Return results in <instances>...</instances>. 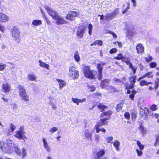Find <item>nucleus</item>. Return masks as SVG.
Masks as SVG:
<instances>
[{"instance_id":"obj_47","label":"nucleus","mask_w":159,"mask_h":159,"mask_svg":"<svg viewBox=\"0 0 159 159\" xmlns=\"http://www.w3.org/2000/svg\"><path fill=\"white\" fill-rule=\"evenodd\" d=\"M113 139V138L112 137L109 136L106 138V140L108 143H112L111 142L112 141Z\"/></svg>"},{"instance_id":"obj_39","label":"nucleus","mask_w":159,"mask_h":159,"mask_svg":"<svg viewBox=\"0 0 159 159\" xmlns=\"http://www.w3.org/2000/svg\"><path fill=\"white\" fill-rule=\"evenodd\" d=\"M58 127H53L52 128H51L49 130V132L53 133L56 132L58 130Z\"/></svg>"},{"instance_id":"obj_27","label":"nucleus","mask_w":159,"mask_h":159,"mask_svg":"<svg viewBox=\"0 0 159 159\" xmlns=\"http://www.w3.org/2000/svg\"><path fill=\"white\" fill-rule=\"evenodd\" d=\"M42 23V21L39 20H34L32 22V25L36 26L40 25Z\"/></svg>"},{"instance_id":"obj_29","label":"nucleus","mask_w":159,"mask_h":159,"mask_svg":"<svg viewBox=\"0 0 159 159\" xmlns=\"http://www.w3.org/2000/svg\"><path fill=\"white\" fill-rule=\"evenodd\" d=\"M112 113V112L111 111H108L103 112L101 114V117H104V116H111Z\"/></svg>"},{"instance_id":"obj_18","label":"nucleus","mask_w":159,"mask_h":159,"mask_svg":"<svg viewBox=\"0 0 159 159\" xmlns=\"http://www.w3.org/2000/svg\"><path fill=\"white\" fill-rule=\"evenodd\" d=\"M137 52L138 53H141L144 51L143 47L141 44L139 43L137 45L136 48Z\"/></svg>"},{"instance_id":"obj_12","label":"nucleus","mask_w":159,"mask_h":159,"mask_svg":"<svg viewBox=\"0 0 159 159\" xmlns=\"http://www.w3.org/2000/svg\"><path fill=\"white\" fill-rule=\"evenodd\" d=\"M105 152L103 150H101L97 152L95 156V159H102V157L105 154Z\"/></svg>"},{"instance_id":"obj_21","label":"nucleus","mask_w":159,"mask_h":159,"mask_svg":"<svg viewBox=\"0 0 159 159\" xmlns=\"http://www.w3.org/2000/svg\"><path fill=\"white\" fill-rule=\"evenodd\" d=\"M141 102H142L141 103L140 101H138V106L140 107V109L142 110H143V109L147 110V109L144 107V103L143 102V100H141Z\"/></svg>"},{"instance_id":"obj_48","label":"nucleus","mask_w":159,"mask_h":159,"mask_svg":"<svg viewBox=\"0 0 159 159\" xmlns=\"http://www.w3.org/2000/svg\"><path fill=\"white\" fill-rule=\"evenodd\" d=\"M157 65L156 63L154 62H152L149 64L150 66L152 68L155 67Z\"/></svg>"},{"instance_id":"obj_41","label":"nucleus","mask_w":159,"mask_h":159,"mask_svg":"<svg viewBox=\"0 0 159 159\" xmlns=\"http://www.w3.org/2000/svg\"><path fill=\"white\" fill-rule=\"evenodd\" d=\"M137 143L138 146L139 147V149L141 150H142L143 149L144 146L142 145L140 141H137Z\"/></svg>"},{"instance_id":"obj_59","label":"nucleus","mask_w":159,"mask_h":159,"mask_svg":"<svg viewBox=\"0 0 159 159\" xmlns=\"http://www.w3.org/2000/svg\"><path fill=\"white\" fill-rule=\"evenodd\" d=\"M24 127L23 126H21L20 127L19 131L22 132V134H25V132L24 131Z\"/></svg>"},{"instance_id":"obj_54","label":"nucleus","mask_w":159,"mask_h":159,"mask_svg":"<svg viewBox=\"0 0 159 159\" xmlns=\"http://www.w3.org/2000/svg\"><path fill=\"white\" fill-rule=\"evenodd\" d=\"M127 4H128V6L125 9V10L122 11V13L123 14H124L126 12H127V11H128V10L129 8V3H128Z\"/></svg>"},{"instance_id":"obj_58","label":"nucleus","mask_w":159,"mask_h":159,"mask_svg":"<svg viewBox=\"0 0 159 159\" xmlns=\"http://www.w3.org/2000/svg\"><path fill=\"white\" fill-rule=\"evenodd\" d=\"M157 109V105L155 104L152 105L151 107V109L153 111L156 110Z\"/></svg>"},{"instance_id":"obj_8","label":"nucleus","mask_w":159,"mask_h":159,"mask_svg":"<svg viewBox=\"0 0 159 159\" xmlns=\"http://www.w3.org/2000/svg\"><path fill=\"white\" fill-rule=\"evenodd\" d=\"M14 150L15 151L17 155L18 156H21L22 154V158H24L26 155L27 153L26 152V150L24 148L22 149V153H21L20 150L16 146H14Z\"/></svg>"},{"instance_id":"obj_35","label":"nucleus","mask_w":159,"mask_h":159,"mask_svg":"<svg viewBox=\"0 0 159 159\" xmlns=\"http://www.w3.org/2000/svg\"><path fill=\"white\" fill-rule=\"evenodd\" d=\"M106 89L111 90V91L113 92H115L117 91L116 90L114 86L110 85L108 86L107 88V87Z\"/></svg>"},{"instance_id":"obj_16","label":"nucleus","mask_w":159,"mask_h":159,"mask_svg":"<svg viewBox=\"0 0 159 159\" xmlns=\"http://www.w3.org/2000/svg\"><path fill=\"white\" fill-rule=\"evenodd\" d=\"M8 17L5 14L2 13H0V21L5 22L7 21L8 20Z\"/></svg>"},{"instance_id":"obj_55","label":"nucleus","mask_w":159,"mask_h":159,"mask_svg":"<svg viewBox=\"0 0 159 159\" xmlns=\"http://www.w3.org/2000/svg\"><path fill=\"white\" fill-rule=\"evenodd\" d=\"M99 138L100 136L98 134L95 135V139L97 143H98L99 142Z\"/></svg>"},{"instance_id":"obj_40","label":"nucleus","mask_w":159,"mask_h":159,"mask_svg":"<svg viewBox=\"0 0 159 159\" xmlns=\"http://www.w3.org/2000/svg\"><path fill=\"white\" fill-rule=\"evenodd\" d=\"M145 59L147 62H149L152 60V57L149 55H148L147 57H145Z\"/></svg>"},{"instance_id":"obj_15","label":"nucleus","mask_w":159,"mask_h":159,"mask_svg":"<svg viewBox=\"0 0 159 159\" xmlns=\"http://www.w3.org/2000/svg\"><path fill=\"white\" fill-rule=\"evenodd\" d=\"M97 68L98 70V78L99 80H101L102 79V70L103 68L102 66H99L98 67H97Z\"/></svg>"},{"instance_id":"obj_9","label":"nucleus","mask_w":159,"mask_h":159,"mask_svg":"<svg viewBox=\"0 0 159 159\" xmlns=\"http://www.w3.org/2000/svg\"><path fill=\"white\" fill-rule=\"evenodd\" d=\"M7 144L5 142L1 141L0 142V147L3 152L5 153H9L11 152V150L8 147H7Z\"/></svg>"},{"instance_id":"obj_1","label":"nucleus","mask_w":159,"mask_h":159,"mask_svg":"<svg viewBox=\"0 0 159 159\" xmlns=\"http://www.w3.org/2000/svg\"><path fill=\"white\" fill-rule=\"evenodd\" d=\"M12 36L16 42L19 43L20 41L19 30L17 27L14 26L12 30Z\"/></svg>"},{"instance_id":"obj_4","label":"nucleus","mask_w":159,"mask_h":159,"mask_svg":"<svg viewBox=\"0 0 159 159\" xmlns=\"http://www.w3.org/2000/svg\"><path fill=\"white\" fill-rule=\"evenodd\" d=\"M119 10L116 8L112 13H107L105 15V20H111L114 18L118 14Z\"/></svg>"},{"instance_id":"obj_13","label":"nucleus","mask_w":159,"mask_h":159,"mask_svg":"<svg viewBox=\"0 0 159 159\" xmlns=\"http://www.w3.org/2000/svg\"><path fill=\"white\" fill-rule=\"evenodd\" d=\"M110 82V80L105 79L102 81L101 84V87L104 89H107V87L109 85V82Z\"/></svg>"},{"instance_id":"obj_26","label":"nucleus","mask_w":159,"mask_h":159,"mask_svg":"<svg viewBox=\"0 0 159 159\" xmlns=\"http://www.w3.org/2000/svg\"><path fill=\"white\" fill-rule=\"evenodd\" d=\"M7 144L6 145L7 147H8L10 148V147L15 146V144H14L13 142L10 139H7Z\"/></svg>"},{"instance_id":"obj_60","label":"nucleus","mask_w":159,"mask_h":159,"mask_svg":"<svg viewBox=\"0 0 159 159\" xmlns=\"http://www.w3.org/2000/svg\"><path fill=\"white\" fill-rule=\"evenodd\" d=\"M135 84H133V83H130L129 87H126V89H132L133 88L134 86V85Z\"/></svg>"},{"instance_id":"obj_49","label":"nucleus","mask_w":159,"mask_h":159,"mask_svg":"<svg viewBox=\"0 0 159 159\" xmlns=\"http://www.w3.org/2000/svg\"><path fill=\"white\" fill-rule=\"evenodd\" d=\"M72 101L75 103H76L77 105L79 104V99L77 98H73L72 99Z\"/></svg>"},{"instance_id":"obj_50","label":"nucleus","mask_w":159,"mask_h":159,"mask_svg":"<svg viewBox=\"0 0 159 159\" xmlns=\"http://www.w3.org/2000/svg\"><path fill=\"white\" fill-rule=\"evenodd\" d=\"M125 117L127 119H130V114L129 112H126L124 114Z\"/></svg>"},{"instance_id":"obj_3","label":"nucleus","mask_w":159,"mask_h":159,"mask_svg":"<svg viewBox=\"0 0 159 159\" xmlns=\"http://www.w3.org/2000/svg\"><path fill=\"white\" fill-rule=\"evenodd\" d=\"M68 75L69 76L72 77L74 79H76L79 76V71L75 70L74 66H71L69 69Z\"/></svg>"},{"instance_id":"obj_43","label":"nucleus","mask_w":159,"mask_h":159,"mask_svg":"<svg viewBox=\"0 0 159 159\" xmlns=\"http://www.w3.org/2000/svg\"><path fill=\"white\" fill-rule=\"evenodd\" d=\"M10 105L11 106V108L13 109V110H17L18 107L16 103H12L10 104Z\"/></svg>"},{"instance_id":"obj_36","label":"nucleus","mask_w":159,"mask_h":159,"mask_svg":"<svg viewBox=\"0 0 159 159\" xmlns=\"http://www.w3.org/2000/svg\"><path fill=\"white\" fill-rule=\"evenodd\" d=\"M28 79L31 81L35 80L36 77L33 74H30L28 76Z\"/></svg>"},{"instance_id":"obj_63","label":"nucleus","mask_w":159,"mask_h":159,"mask_svg":"<svg viewBox=\"0 0 159 159\" xmlns=\"http://www.w3.org/2000/svg\"><path fill=\"white\" fill-rule=\"evenodd\" d=\"M156 143H159V134L156 135Z\"/></svg>"},{"instance_id":"obj_45","label":"nucleus","mask_w":159,"mask_h":159,"mask_svg":"<svg viewBox=\"0 0 159 159\" xmlns=\"http://www.w3.org/2000/svg\"><path fill=\"white\" fill-rule=\"evenodd\" d=\"M105 123H104L102 122L101 121H100L98 122L97 124L95 125V126L97 127H101L102 126L104 125H105Z\"/></svg>"},{"instance_id":"obj_33","label":"nucleus","mask_w":159,"mask_h":159,"mask_svg":"<svg viewBox=\"0 0 159 159\" xmlns=\"http://www.w3.org/2000/svg\"><path fill=\"white\" fill-rule=\"evenodd\" d=\"M97 44L98 45V46L102 45V41L98 40H96L93 43H92L91 45L92 46L93 45H96Z\"/></svg>"},{"instance_id":"obj_37","label":"nucleus","mask_w":159,"mask_h":159,"mask_svg":"<svg viewBox=\"0 0 159 159\" xmlns=\"http://www.w3.org/2000/svg\"><path fill=\"white\" fill-rule=\"evenodd\" d=\"M98 107L102 110L101 111V112L103 111L104 109L107 107L106 106L104 105H103L101 103L99 104V105L98 106Z\"/></svg>"},{"instance_id":"obj_7","label":"nucleus","mask_w":159,"mask_h":159,"mask_svg":"<svg viewBox=\"0 0 159 159\" xmlns=\"http://www.w3.org/2000/svg\"><path fill=\"white\" fill-rule=\"evenodd\" d=\"M44 8L47 11L49 15L52 17V19H53L58 14L57 12L53 10L51 8L48 6H45Z\"/></svg>"},{"instance_id":"obj_31","label":"nucleus","mask_w":159,"mask_h":159,"mask_svg":"<svg viewBox=\"0 0 159 159\" xmlns=\"http://www.w3.org/2000/svg\"><path fill=\"white\" fill-rule=\"evenodd\" d=\"M120 145V143L118 140L115 141L113 143V145L115 147L116 150L117 151H119L120 149L119 147Z\"/></svg>"},{"instance_id":"obj_64","label":"nucleus","mask_w":159,"mask_h":159,"mask_svg":"<svg viewBox=\"0 0 159 159\" xmlns=\"http://www.w3.org/2000/svg\"><path fill=\"white\" fill-rule=\"evenodd\" d=\"M90 88V90L91 91H93L95 90V88L93 86H92L91 87H89Z\"/></svg>"},{"instance_id":"obj_42","label":"nucleus","mask_w":159,"mask_h":159,"mask_svg":"<svg viewBox=\"0 0 159 159\" xmlns=\"http://www.w3.org/2000/svg\"><path fill=\"white\" fill-rule=\"evenodd\" d=\"M117 107H116V109L117 111H119L122 108L123 106V105L122 103H120L118 104L117 105Z\"/></svg>"},{"instance_id":"obj_32","label":"nucleus","mask_w":159,"mask_h":159,"mask_svg":"<svg viewBox=\"0 0 159 159\" xmlns=\"http://www.w3.org/2000/svg\"><path fill=\"white\" fill-rule=\"evenodd\" d=\"M150 84H152L151 82H148L144 80H142L140 81L139 84L141 86H143L144 85H148Z\"/></svg>"},{"instance_id":"obj_17","label":"nucleus","mask_w":159,"mask_h":159,"mask_svg":"<svg viewBox=\"0 0 159 159\" xmlns=\"http://www.w3.org/2000/svg\"><path fill=\"white\" fill-rule=\"evenodd\" d=\"M42 140L43 142V146L44 148L48 152H49L50 151V147L48 146L47 142L46 141L45 139L44 138H43Z\"/></svg>"},{"instance_id":"obj_20","label":"nucleus","mask_w":159,"mask_h":159,"mask_svg":"<svg viewBox=\"0 0 159 159\" xmlns=\"http://www.w3.org/2000/svg\"><path fill=\"white\" fill-rule=\"evenodd\" d=\"M56 80L59 83V89H61L63 87L65 86L66 84L64 80L58 79H57Z\"/></svg>"},{"instance_id":"obj_44","label":"nucleus","mask_w":159,"mask_h":159,"mask_svg":"<svg viewBox=\"0 0 159 159\" xmlns=\"http://www.w3.org/2000/svg\"><path fill=\"white\" fill-rule=\"evenodd\" d=\"M136 79V76H134L130 78L129 80L131 83L135 84V82Z\"/></svg>"},{"instance_id":"obj_34","label":"nucleus","mask_w":159,"mask_h":159,"mask_svg":"<svg viewBox=\"0 0 159 159\" xmlns=\"http://www.w3.org/2000/svg\"><path fill=\"white\" fill-rule=\"evenodd\" d=\"M143 76L144 78L147 77L148 78H152L153 76V75L152 72H148L144 75H143Z\"/></svg>"},{"instance_id":"obj_23","label":"nucleus","mask_w":159,"mask_h":159,"mask_svg":"<svg viewBox=\"0 0 159 159\" xmlns=\"http://www.w3.org/2000/svg\"><path fill=\"white\" fill-rule=\"evenodd\" d=\"M18 89L19 90V95L26 93L25 89L22 85H19L18 86Z\"/></svg>"},{"instance_id":"obj_57","label":"nucleus","mask_w":159,"mask_h":159,"mask_svg":"<svg viewBox=\"0 0 159 159\" xmlns=\"http://www.w3.org/2000/svg\"><path fill=\"white\" fill-rule=\"evenodd\" d=\"M5 28L3 25H0V30L2 32H4L5 30Z\"/></svg>"},{"instance_id":"obj_52","label":"nucleus","mask_w":159,"mask_h":159,"mask_svg":"<svg viewBox=\"0 0 159 159\" xmlns=\"http://www.w3.org/2000/svg\"><path fill=\"white\" fill-rule=\"evenodd\" d=\"M6 67V65L5 64H2L0 63V70H4Z\"/></svg>"},{"instance_id":"obj_46","label":"nucleus","mask_w":159,"mask_h":159,"mask_svg":"<svg viewBox=\"0 0 159 159\" xmlns=\"http://www.w3.org/2000/svg\"><path fill=\"white\" fill-rule=\"evenodd\" d=\"M10 126V128L11 130V131L13 132L15 129L16 127L12 123H10L9 124Z\"/></svg>"},{"instance_id":"obj_62","label":"nucleus","mask_w":159,"mask_h":159,"mask_svg":"<svg viewBox=\"0 0 159 159\" xmlns=\"http://www.w3.org/2000/svg\"><path fill=\"white\" fill-rule=\"evenodd\" d=\"M44 19L45 20L47 24L48 25L50 24V20L47 18L46 17V16H45Z\"/></svg>"},{"instance_id":"obj_24","label":"nucleus","mask_w":159,"mask_h":159,"mask_svg":"<svg viewBox=\"0 0 159 159\" xmlns=\"http://www.w3.org/2000/svg\"><path fill=\"white\" fill-rule=\"evenodd\" d=\"M115 59L117 60H122L123 61H125V60H128L126 57H123L122 54H119L118 56L114 57Z\"/></svg>"},{"instance_id":"obj_51","label":"nucleus","mask_w":159,"mask_h":159,"mask_svg":"<svg viewBox=\"0 0 159 159\" xmlns=\"http://www.w3.org/2000/svg\"><path fill=\"white\" fill-rule=\"evenodd\" d=\"M136 151L137 152L138 156L139 157H140L142 155L143 152L141 151V150L140 151L138 149H137L136 150Z\"/></svg>"},{"instance_id":"obj_14","label":"nucleus","mask_w":159,"mask_h":159,"mask_svg":"<svg viewBox=\"0 0 159 159\" xmlns=\"http://www.w3.org/2000/svg\"><path fill=\"white\" fill-rule=\"evenodd\" d=\"M16 134L14 135L15 137L19 139H23L24 138L26 139H27V138L24 135L25 134H22V132L18 131H16Z\"/></svg>"},{"instance_id":"obj_10","label":"nucleus","mask_w":159,"mask_h":159,"mask_svg":"<svg viewBox=\"0 0 159 159\" xmlns=\"http://www.w3.org/2000/svg\"><path fill=\"white\" fill-rule=\"evenodd\" d=\"M85 30V28L83 26H79L77 31V36L79 39L82 38Z\"/></svg>"},{"instance_id":"obj_30","label":"nucleus","mask_w":159,"mask_h":159,"mask_svg":"<svg viewBox=\"0 0 159 159\" xmlns=\"http://www.w3.org/2000/svg\"><path fill=\"white\" fill-rule=\"evenodd\" d=\"M139 129L143 135L147 133V130L146 128H145L142 125H140L139 127Z\"/></svg>"},{"instance_id":"obj_22","label":"nucleus","mask_w":159,"mask_h":159,"mask_svg":"<svg viewBox=\"0 0 159 159\" xmlns=\"http://www.w3.org/2000/svg\"><path fill=\"white\" fill-rule=\"evenodd\" d=\"M84 133L85 137L87 138V140H89V139H90L91 140H92V134L89 132L88 130H85Z\"/></svg>"},{"instance_id":"obj_5","label":"nucleus","mask_w":159,"mask_h":159,"mask_svg":"<svg viewBox=\"0 0 159 159\" xmlns=\"http://www.w3.org/2000/svg\"><path fill=\"white\" fill-rule=\"evenodd\" d=\"M78 14L79 13L75 11H70L66 15V19L67 20L73 21Z\"/></svg>"},{"instance_id":"obj_25","label":"nucleus","mask_w":159,"mask_h":159,"mask_svg":"<svg viewBox=\"0 0 159 159\" xmlns=\"http://www.w3.org/2000/svg\"><path fill=\"white\" fill-rule=\"evenodd\" d=\"M39 62L40 64L39 66L41 67L46 68V69H48L49 68V65L45 63L42 62V61L40 60L39 61Z\"/></svg>"},{"instance_id":"obj_2","label":"nucleus","mask_w":159,"mask_h":159,"mask_svg":"<svg viewBox=\"0 0 159 159\" xmlns=\"http://www.w3.org/2000/svg\"><path fill=\"white\" fill-rule=\"evenodd\" d=\"M83 73L85 76L88 78L93 79L95 75L93 74L92 72L90 70L89 66H85L82 70Z\"/></svg>"},{"instance_id":"obj_38","label":"nucleus","mask_w":159,"mask_h":159,"mask_svg":"<svg viewBox=\"0 0 159 159\" xmlns=\"http://www.w3.org/2000/svg\"><path fill=\"white\" fill-rule=\"evenodd\" d=\"M88 28L89 29L88 33L89 35H91L92 33V30L93 29V26L91 24H89L88 25Z\"/></svg>"},{"instance_id":"obj_53","label":"nucleus","mask_w":159,"mask_h":159,"mask_svg":"<svg viewBox=\"0 0 159 159\" xmlns=\"http://www.w3.org/2000/svg\"><path fill=\"white\" fill-rule=\"evenodd\" d=\"M117 49L116 48H113L111 49L109 51V52L110 54H113V53H116L117 51Z\"/></svg>"},{"instance_id":"obj_6","label":"nucleus","mask_w":159,"mask_h":159,"mask_svg":"<svg viewBox=\"0 0 159 159\" xmlns=\"http://www.w3.org/2000/svg\"><path fill=\"white\" fill-rule=\"evenodd\" d=\"M55 20L56 23L57 25H61L64 24H67L68 22L64 20L63 17L61 16L59 14L53 19Z\"/></svg>"},{"instance_id":"obj_56","label":"nucleus","mask_w":159,"mask_h":159,"mask_svg":"<svg viewBox=\"0 0 159 159\" xmlns=\"http://www.w3.org/2000/svg\"><path fill=\"white\" fill-rule=\"evenodd\" d=\"M94 128L96 129L97 133H98L100 131H102V128H100L99 127L95 126Z\"/></svg>"},{"instance_id":"obj_28","label":"nucleus","mask_w":159,"mask_h":159,"mask_svg":"<svg viewBox=\"0 0 159 159\" xmlns=\"http://www.w3.org/2000/svg\"><path fill=\"white\" fill-rule=\"evenodd\" d=\"M74 58L75 61L77 62L80 61V57L77 51H76L74 53Z\"/></svg>"},{"instance_id":"obj_61","label":"nucleus","mask_w":159,"mask_h":159,"mask_svg":"<svg viewBox=\"0 0 159 159\" xmlns=\"http://www.w3.org/2000/svg\"><path fill=\"white\" fill-rule=\"evenodd\" d=\"M106 63L105 62H101L100 63H98L97 64V66L98 67L99 66H104Z\"/></svg>"},{"instance_id":"obj_19","label":"nucleus","mask_w":159,"mask_h":159,"mask_svg":"<svg viewBox=\"0 0 159 159\" xmlns=\"http://www.w3.org/2000/svg\"><path fill=\"white\" fill-rule=\"evenodd\" d=\"M20 96L21 99L25 102L29 101V96L26 93L20 95Z\"/></svg>"},{"instance_id":"obj_11","label":"nucleus","mask_w":159,"mask_h":159,"mask_svg":"<svg viewBox=\"0 0 159 159\" xmlns=\"http://www.w3.org/2000/svg\"><path fill=\"white\" fill-rule=\"evenodd\" d=\"M2 88V91L5 93L9 92L11 89L10 84L8 83H3Z\"/></svg>"}]
</instances>
